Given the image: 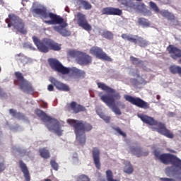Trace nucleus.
<instances>
[{"instance_id":"31","label":"nucleus","mask_w":181,"mask_h":181,"mask_svg":"<svg viewBox=\"0 0 181 181\" xmlns=\"http://www.w3.org/2000/svg\"><path fill=\"white\" fill-rule=\"evenodd\" d=\"M78 4L79 5H81V6H83V8L86 10L88 11L91 8V4L90 3L84 1V0H78Z\"/></svg>"},{"instance_id":"63","label":"nucleus","mask_w":181,"mask_h":181,"mask_svg":"<svg viewBox=\"0 0 181 181\" xmlns=\"http://www.w3.org/2000/svg\"><path fill=\"white\" fill-rule=\"evenodd\" d=\"M0 72H1V66H0Z\"/></svg>"},{"instance_id":"57","label":"nucleus","mask_w":181,"mask_h":181,"mask_svg":"<svg viewBox=\"0 0 181 181\" xmlns=\"http://www.w3.org/2000/svg\"><path fill=\"white\" fill-rule=\"evenodd\" d=\"M179 64H181V59L178 61Z\"/></svg>"},{"instance_id":"6","label":"nucleus","mask_w":181,"mask_h":181,"mask_svg":"<svg viewBox=\"0 0 181 181\" xmlns=\"http://www.w3.org/2000/svg\"><path fill=\"white\" fill-rule=\"evenodd\" d=\"M46 124L47 127L51 132H53L58 136H63V132H64V130L63 129V127L64 126L63 122H59L54 118L46 115Z\"/></svg>"},{"instance_id":"30","label":"nucleus","mask_w":181,"mask_h":181,"mask_svg":"<svg viewBox=\"0 0 181 181\" xmlns=\"http://www.w3.org/2000/svg\"><path fill=\"white\" fill-rule=\"evenodd\" d=\"M138 23L141 26H143V28H148V26H149L150 25L149 21H148V20L143 18H138Z\"/></svg>"},{"instance_id":"35","label":"nucleus","mask_w":181,"mask_h":181,"mask_svg":"<svg viewBox=\"0 0 181 181\" xmlns=\"http://www.w3.org/2000/svg\"><path fill=\"white\" fill-rule=\"evenodd\" d=\"M137 44L139 45L141 47H145V46H148L149 43L144 38L139 37V40L137 41Z\"/></svg>"},{"instance_id":"64","label":"nucleus","mask_w":181,"mask_h":181,"mask_svg":"<svg viewBox=\"0 0 181 181\" xmlns=\"http://www.w3.org/2000/svg\"><path fill=\"white\" fill-rule=\"evenodd\" d=\"M136 76H137V77H138L139 75L137 74V75H136Z\"/></svg>"},{"instance_id":"41","label":"nucleus","mask_w":181,"mask_h":181,"mask_svg":"<svg viewBox=\"0 0 181 181\" xmlns=\"http://www.w3.org/2000/svg\"><path fill=\"white\" fill-rule=\"evenodd\" d=\"M139 39V37L138 35H130V40L129 42H131L132 43H138V40Z\"/></svg>"},{"instance_id":"61","label":"nucleus","mask_w":181,"mask_h":181,"mask_svg":"<svg viewBox=\"0 0 181 181\" xmlns=\"http://www.w3.org/2000/svg\"><path fill=\"white\" fill-rule=\"evenodd\" d=\"M170 152H175V151H170Z\"/></svg>"},{"instance_id":"11","label":"nucleus","mask_w":181,"mask_h":181,"mask_svg":"<svg viewBox=\"0 0 181 181\" xmlns=\"http://www.w3.org/2000/svg\"><path fill=\"white\" fill-rule=\"evenodd\" d=\"M124 98L126 101L131 103L133 105H136V107L140 108H149V104L139 98H134L129 95H124Z\"/></svg>"},{"instance_id":"29","label":"nucleus","mask_w":181,"mask_h":181,"mask_svg":"<svg viewBox=\"0 0 181 181\" xmlns=\"http://www.w3.org/2000/svg\"><path fill=\"white\" fill-rule=\"evenodd\" d=\"M9 113L12 117H14V118H18V119H21V118H23V115H22V113L17 112L16 110L13 109H10Z\"/></svg>"},{"instance_id":"59","label":"nucleus","mask_w":181,"mask_h":181,"mask_svg":"<svg viewBox=\"0 0 181 181\" xmlns=\"http://www.w3.org/2000/svg\"><path fill=\"white\" fill-rule=\"evenodd\" d=\"M136 1H139V2H141V1H142V0H136Z\"/></svg>"},{"instance_id":"14","label":"nucleus","mask_w":181,"mask_h":181,"mask_svg":"<svg viewBox=\"0 0 181 181\" xmlns=\"http://www.w3.org/2000/svg\"><path fill=\"white\" fill-rule=\"evenodd\" d=\"M31 13L33 16H40L41 19L46 18V7L42 5H37L36 7L33 6Z\"/></svg>"},{"instance_id":"26","label":"nucleus","mask_w":181,"mask_h":181,"mask_svg":"<svg viewBox=\"0 0 181 181\" xmlns=\"http://www.w3.org/2000/svg\"><path fill=\"white\" fill-rule=\"evenodd\" d=\"M67 54L69 57H71L72 59H76L77 62L78 58L80 57V54H81V52L71 49L67 52Z\"/></svg>"},{"instance_id":"23","label":"nucleus","mask_w":181,"mask_h":181,"mask_svg":"<svg viewBox=\"0 0 181 181\" xmlns=\"http://www.w3.org/2000/svg\"><path fill=\"white\" fill-rule=\"evenodd\" d=\"M47 49H50L51 50H60L62 47L60 45L56 42H54L53 40L49 39L46 41Z\"/></svg>"},{"instance_id":"47","label":"nucleus","mask_w":181,"mask_h":181,"mask_svg":"<svg viewBox=\"0 0 181 181\" xmlns=\"http://www.w3.org/2000/svg\"><path fill=\"white\" fill-rule=\"evenodd\" d=\"M132 62H133V63L134 64H139V59H138V58H135L134 57H130Z\"/></svg>"},{"instance_id":"27","label":"nucleus","mask_w":181,"mask_h":181,"mask_svg":"<svg viewBox=\"0 0 181 181\" xmlns=\"http://www.w3.org/2000/svg\"><path fill=\"white\" fill-rule=\"evenodd\" d=\"M124 172L128 173V175H131V173L134 172V168H132L131 163H129V161H124Z\"/></svg>"},{"instance_id":"17","label":"nucleus","mask_w":181,"mask_h":181,"mask_svg":"<svg viewBox=\"0 0 181 181\" xmlns=\"http://www.w3.org/2000/svg\"><path fill=\"white\" fill-rule=\"evenodd\" d=\"M49 81L54 84V86H55L57 90H59L60 91H70V88H69V86L58 81L53 77L49 78Z\"/></svg>"},{"instance_id":"10","label":"nucleus","mask_w":181,"mask_h":181,"mask_svg":"<svg viewBox=\"0 0 181 181\" xmlns=\"http://www.w3.org/2000/svg\"><path fill=\"white\" fill-rule=\"evenodd\" d=\"M119 4L126 6L128 11H139L142 12L145 9V4L143 3H133L131 0H117Z\"/></svg>"},{"instance_id":"21","label":"nucleus","mask_w":181,"mask_h":181,"mask_svg":"<svg viewBox=\"0 0 181 181\" xmlns=\"http://www.w3.org/2000/svg\"><path fill=\"white\" fill-rule=\"evenodd\" d=\"M167 50L170 54L172 59H174V60H176V59H179V57H181V50L179 48L173 45H169V47H168L167 48Z\"/></svg>"},{"instance_id":"5","label":"nucleus","mask_w":181,"mask_h":181,"mask_svg":"<svg viewBox=\"0 0 181 181\" xmlns=\"http://www.w3.org/2000/svg\"><path fill=\"white\" fill-rule=\"evenodd\" d=\"M16 80H14V84L19 86L20 89L25 93L33 95L36 93L35 88L29 81L26 80L23 76V74L19 71H16L14 74Z\"/></svg>"},{"instance_id":"49","label":"nucleus","mask_w":181,"mask_h":181,"mask_svg":"<svg viewBox=\"0 0 181 181\" xmlns=\"http://www.w3.org/2000/svg\"><path fill=\"white\" fill-rule=\"evenodd\" d=\"M117 105L119 107H121V108H125V105L121 103V102H119V101L117 102Z\"/></svg>"},{"instance_id":"48","label":"nucleus","mask_w":181,"mask_h":181,"mask_svg":"<svg viewBox=\"0 0 181 181\" xmlns=\"http://www.w3.org/2000/svg\"><path fill=\"white\" fill-rule=\"evenodd\" d=\"M15 57H21L22 59H26V57L22 53L17 54H16Z\"/></svg>"},{"instance_id":"34","label":"nucleus","mask_w":181,"mask_h":181,"mask_svg":"<svg viewBox=\"0 0 181 181\" xmlns=\"http://www.w3.org/2000/svg\"><path fill=\"white\" fill-rule=\"evenodd\" d=\"M71 160L73 165H78V154L74 153L71 157Z\"/></svg>"},{"instance_id":"43","label":"nucleus","mask_w":181,"mask_h":181,"mask_svg":"<svg viewBox=\"0 0 181 181\" xmlns=\"http://www.w3.org/2000/svg\"><path fill=\"white\" fill-rule=\"evenodd\" d=\"M6 169V165H5V161H0V173L4 172Z\"/></svg>"},{"instance_id":"42","label":"nucleus","mask_w":181,"mask_h":181,"mask_svg":"<svg viewBox=\"0 0 181 181\" xmlns=\"http://www.w3.org/2000/svg\"><path fill=\"white\" fill-rule=\"evenodd\" d=\"M39 153L41 158H44V159L46 158V148H40Z\"/></svg>"},{"instance_id":"15","label":"nucleus","mask_w":181,"mask_h":181,"mask_svg":"<svg viewBox=\"0 0 181 181\" xmlns=\"http://www.w3.org/2000/svg\"><path fill=\"white\" fill-rule=\"evenodd\" d=\"M32 39L38 50L42 53H46V38L40 40L36 36H33Z\"/></svg>"},{"instance_id":"46","label":"nucleus","mask_w":181,"mask_h":181,"mask_svg":"<svg viewBox=\"0 0 181 181\" xmlns=\"http://www.w3.org/2000/svg\"><path fill=\"white\" fill-rule=\"evenodd\" d=\"M115 131L117 132L119 135H122V136H127V134H125L124 132L121 131V129H119V127H117L115 129Z\"/></svg>"},{"instance_id":"24","label":"nucleus","mask_w":181,"mask_h":181,"mask_svg":"<svg viewBox=\"0 0 181 181\" xmlns=\"http://www.w3.org/2000/svg\"><path fill=\"white\" fill-rule=\"evenodd\" d=\"M70 108L75 112V114H77L78 112H81V111H86V107L84 106L81 105H77L76 102H72L70 103Z\"/></svg>"},{"instance_id":"56","label":"nucleus","mask_w":181,"mask_h":181,"mask_svg":"<svg viewBox=\"0 0 181 181\" xmlns=\"http://www.w3.org/2000/svg\"><path fill=\"white\" fill-rule=\"evenodd\" d=\"M156 98H157V100H160V95H158Z\"/></svg>"},{"instance_id":"9","label":"nucleus","mask_w":181,"mask_h":181,"mask_svg":"<svg viewBox=\"0 0 181 181\" xmlns=\"http://www.w3.org/2000/svg\"><path fill=\"white\" fill-rule=\"evenodd\" d=\"M97 86L98 88L107 93V94L103 93V95H108L110 98H113L114 103H115V100H121V95H119L117 90L107 86L105 83L97 82Z\"/></svg>"},{"instance_id":"32","label":"nucleus","mask_w":181,"mask_h":181,"mask_svg":"<svg viewBox=\"0 0 181 181\" xmlns=\"http://www.w3.org/2000/svg\"><path fill=\"white\" fill-rule=\"evenodd\" d=\"M180 66L176 65H172L170 66L169 70L172 74H179V71H180Z\"/></svg>"},{"instance_id":"16","label":"nucleus","mask_w":181,"mask_h":181,"mask_svg":"<svg viewBox=\"0 0 181 181\" xmlns=\"http://www.w3.org/2000/svg\"><path fill=\"white\" fill-rule=\"evenodd\" d=\"M102 15H115L117 16H121L122 15V11L119 8L114 7H106L102 9Z\"/></svg>"},{"instance_id":"8","label":"nucleus","mask_w":181,"mask_h":181,"mask_svg":"<svg viewBox=\"0 0 181 181\" xmlns=\"http://www.w3.org/2000/svg\"><path fill=\"white\" fill-rule=\"evenodd\" d=\"M100 100L107 105V107L115 114V115H121L122 112L118 107L114 103V98H110L107 95H104L103 92H100L98 94Z\"/></svg>"},{"instance_id":"40","label":"nucleus","mask_w":181,"mask_h":181,"mask_svg":"<svg viewBox=\"0 0 181 181\" xmlns=\"http://www.w3.org/2000/svg\"><path fill=\"white\" fill-rule=\"evenodd\" d=\"M97 114L99 115V117L100 118H102V119H104L105 121V122H110V117L106 116L105 115L103 114V113H98V111H96Z\"/></svg>"},{"instance_id":"50","label":"nucleus","mask_w":181,"mask_h":181,"mask_svg":"<svg viewBox=\"0 0 181 181\" xmlns=\"http://www.w3.org/2000/svg\"><path fill=\"white\" fill-rule=\"evenodd\" d=\"M6 95V93H5L3 90L2 88H0V97H5Z\"/></svg>"},{"instance_id":"44","label":"nucleus","mask_w":181,"mask_h":181,"mask_svg":"<svg viewBox=\"0 0 181 181\" xmlns=\"http://www.w3.org/2000/svg\"><path fill=\"white\" fill-rule=\"evenodd\" d=\"M12 14L8 15V19H6V23H8V28H11L12 26Z\"/></svg>"},{"instance_id":"13","label":"nucleus","mask_w":181,"mask_h":181,"mask_svg":"<svg viewBox=\"0 0 181 181\" xmlns=\"http://www.w3.org/2000/svg\"><path fill=\"white\" fill-rule=\"evenodd\" d=\"M76 18L78 26H80L85 30H87L88 32L89 30H91V25H90V24H88V23L87 22V20H86V16H84V14L78 13L76 15Z\"/></svg>"},{"instance_id":"51","label":"nucleus","mask_w":181,"mask_h":181,"mask_svg":"<svg viewBox=\"0 0 181 181\" xmlns=\"http://www.w3.org/2000/svg\"><path fill=\"white\" fill-rule=\"evenodd\" d=\"M54 87L53 85H49L47 87L48 91H53Z\"/></svg>"},{"instance_id":"37","label":"nucleus","mask_w":181,"mask_h":181,"mask_svg":"<svg viewBox=\"0 0 181 181\" xmlns=\"http://www.w3.org/2000/svg\"><path fill=\"white\" fill-rule=\"evenodd\" d=\"M149 5H150V7L151 8V9L154 12H156V13H159V12H160L159 7H158V5H156V4L155 2L150 1Z\"/></svg>"},{"instance_id":"22","label":"nucleus","mask_w":181,"mask_h":181,"mask_svg":"<svg viewBox=\"0 0 181 181\" xmlns=\"http://www.w3.org/2000/svg\"><path fill=\"white\" fill-rule=\"evenodd\" d=\"M131 152L133 153V155L137 156V158H140V156H148V154L149 153L148 151H144V150L139 147L132 148Z\"/></svg>"},{"instance_id":"45","label":"nucleus","mask_w":181,"mask_h":181,"mask_svg":"<svg viewBox=\"0 0 181 181\" xmlns=\"http://www.w3.org/2000/svg\"><path fill=\"white\" fill-rule=\"evenodd\" d=\"M121 37H122L124 40H127V42H129L131 34H122Z\"/></svg>"},{"instance_id":"2","label":"nucleus","mask_w":181,"mask_h":181,"mask_svg":"<svg viewBox=\"0 0 181 181\" xmlns=\"http://www.w3.org/2000/svg\"><path fill=\"white\" fill-rule=\"evenodd\" d=\"M48 62L52 69L58 71V73H61V74H70V76H74L76 78H84L86 77V71L76 67H66L54 59H49Z\"/></svg>"},{"instance_id":"55","label":"nucleus","mask_w":181,"mask_h":181,"mask_svg":"<svg viewBox=\"0 0 181 181\" xmlns=\"http://www.w3.org/2000/svg\"><path fill=\"white\" fill-rule=\"evenodd\" d=\"M178 74H179L180 77H181V67H180V71H179V72H178Z\"/></svg>"},{"instance_id":"7","label":"nucleus","mask_w":181,"mask_h":181,"mask_svg":"<svg viewBox=\"0 0 181 181\" xmlns=\"http://www.w3.org/2000/svg\"><path fill=\"white\" fill-rule=\"evenodd\" d=\"M11 24L13 29L17 32H19L22 35H27L28 30L25 28V21L13 13H11Z\"/></svg>"},{"instance_id":"58","label":"nucleus","mask_w":181,"mask_h":181,"mask_svg":"<svg viewBox=\"0 0 181 181\" xmlns=\"http://www.w3.org/2000/svg\"><path fill=\"white\" fill-rule=\"evenodd\" d=\"M46 181H52L50 179H47Z\"/></svg>"},{"instance_id":"1","label":"nucleus","mask_w":181,"mask_h":181,"mask_svg":"<svg viewBox=\"0 0 181 181\" xmlns=\"http://www.w3.org/2000/svg\"><path fill=\"white\" fill-rule=\"evenodd\" d=\"M67 124L74 127L76 134V142L81 146L86 145L85 131H91L93 126L91 124L80 120L69 119L66 120Z\"/></svg>"},{"instance_id":"25","label":"nucleus","mask_w":181,"mask_h":181,"mask_svg":"<svg viewBox=\"0 0 181 181\" xmlns=\"http://www.w3.org/2000/svg\"><path fill=\"white\" fill-rule=\"evenodd\" d=\"M158 13H160V15H162V16H163L164 18H168L169 21H174L175 19V16L167 10H160Z\"/></svg>"},{"instance_id":"12","label":"nucleus","mask_w":181,"mask_h":181,"mask_svg":"<svg viewBox=\"0 0 181 181\" xmlns=\"http://www.w3.org/2000/svg\"><path fill=\"white\" fill-rule=\"evenodd\" d=\"M90 54L95 56L98 59H100L101 60H106L107 62H112V59L105 52L103 51V49L98 47H93L90 49Z\"/></svg>"},{"instance_id":"28","label":"nucleus","mask_w":181,"mask_h":181,"mask_svg":"<svg viewBox=\"0 0 181 181\" xmlns=\"http://www.w3.org/2000/svg\"><path fill=\"white\" fill-rule=\"evenodd\" d=\"M35 113L42 121H43V122H46V113H45V112L37 109L35 110Z\"/></svg>"},{"instance_id":"3","label":"nucleus","mask_w":181,"mask_h":181,"mask_svg":"<svg viewBox=\"0 0 181 181\" xmlns=\"http://www.w3.org/2000/svg\"><path fill=\"white\" fill-rule=\"evenodd\" d=\"M47 16H49L51 21H47L46 23L54 25L53 29L55 32L60 33L62 36H70V31L66 29L67 28V23L63 18L53 13H47Z\"/></svg>"},{"instance_id":"54","label":"nucleus","mask_w":181,"mask_h":181,"mask_svg":"<svg viewBox=\"0 0 181 181\" xmlns=\"http://www.w3.org/2000/svg\"><path fill=\"white\" fill-rule=\"evenodd\" d=\"M30 49H33V50H35V47H33V45L32 44L30 45Z\"/></svg>"},{"instance_id":"39","label":"nucleus","mask_w":181,"mask_h":181,"mask_svg":"<svg viewBox=\"0 0 181 181\" xmlns=\"http://www.w3.org/2000/svg\"><path fill=\"white\" fill-rule=\"evenodd\" d=\"M103 36L106 39H109V40H111L114 37V35H112V33L107 30L103 31Z\"/></svg>"},{"instance_id":"4","label":"nucleus","mask_w":181,"mask_h":181,"mask_svg":"<svg viewBox=\"0 0 181 181\" xmlns=\"http://www.w3.org/2000/svg\"><path fill=\"white\" fill-rule=\"evenodd\" d=\"M138 117L140 119L144 122V124H148V125H152V129L153 131H157L161 135H164L167 138H173V134L170 131L166 129L165 124L162 123H158L153 117H149L146 115L139 114Z\"/></svg>"},{"instance_id":"62","label":"nucleus","mask_w":181,"mask_h":181,"mask_svg":"<svg viewBox=\"0 0 181 181\" xmlns=\"http://www.w3.org/2000/svg\"><path fill=\"white\" fill-rule=\"evenodd\" d=\"M0 2H2V0H0Z\"/></svg>"},{"instance_id":"19","label":"nucleus","mask_w":181,"mask_h":181,"mask_svg":"<svg viewBox=\"0 0 181 181\" xmlns=\"http://www.w3.org/2000/svg\"><path fill=\"white\" fill-rule=\"evenodd\" d=\"M18 165L21 172L23 174L25 180L30 181V173H29V169L28 168V165H26V163H25L23 160H21L18 161Z\"/></svg>"},{"instance_id":"52","label":"nucleus","mask_w":181,"mask_h":181,"mask_svg":"<svg viewBox=\"0 0 181 181\" xmlns=\"http://www.w3.org/2000/svg\"><path fill=\"white\" fill-rule=\"evenodd\" d=\"M47 158H50V153L48 151L46 152V158L47 159Z\"/></svg>"},{"instance_id":"38","label":"nucleus","mask_w":181,"mask_h":181,"mask_svg":"<svg viewBox=\"0 0 181 181\" xmlns=\"http://www.w3.org/2000/svg\"><path fill=\"white\" fill-rule=\"evenodd\" d=\"M106 177L107 181H117V180H115L112 175V171L111 170H107L106 171Z\"/></svg>"},{"instance_id":"33","label":"nucleus","mask_w":181,"mask_h":181,"mask_svg":"<svg viewBox=\"0 0 181 181\" xmlns=\"http://www.w3.org/2000/svg\"><path fill=\"white\" fill-rule=\"evenodd\" d=\"M49 165L51 166V168H53L54 170H55V172H57V170H59V163H57V162H56V160L54 159H51L50 162H49Z\"/></svg>"},{"instance_id":"53","label":"nucleus","mask_w":181,"mask_h":181,"mask_svg":"<svg viewBox=\"0 0 181 181\" xmlns=\"http://www.w3.org/2000/svg\"><path fill=\"white\" fill-rule=\"evenodd\" d=\"M25 2H29V0H24ZM22 5H23V6H25V4H23V0H22L21 2Z\"/></svg>"},{"instance_id":"36","label":"nucleus","mask_w":181,"mask_h":181,"mask_svg":"<svg viewBox=\"0 0 181 181\" xmlns=\"http://www.w3.org/2000/svg\"><path fill=\"white\" fill-rule=\"evenodd\" d=\"M90 177L86 175L82 174L76 177V181H90Z\"/></svg>"},{"instance_id":"20","label":"nucleus","mask_w":181,"mask_h":181,"mask_svg":"<svg viewBox=\"0 0 181 181\" xmlns=\"http://www.w3.org/2000/svg\"><path fill=\"white\" fill-rule=\"evenodd\" d=\"M78 64H81V66H87V64H90L91 63L92 59L91 57L86 53L81 52L78 60L76 61Z\"/></svg>"},{"instance_id":"18","label":"nucleus","mask_w":181,"mask_h":181,"mask_svg":"<svg viewBox=\"0 0 181 181\" xmlns=\"http://www.w3.org/2000/svg\"><path fill=\"white\" fill-rule=\"evenodd\" d=\"M100 149L95 147L92 150V156L95 168L98 170L101 169V162H100Z\"/></svg>"},{"instance_id":"60","label":"nucleus","mask_w":181,"mask_h":181,"mask_svg":"<svg viewBox=\"0 0 181 181\" xmlns=\"http://www.w3.org/2000/svg\"><path fill=\"white\" fill-rule=\"evenodd\" d=\"M17 60H21V59H19V58H17Z\"/></svg>"}]
</instances>
